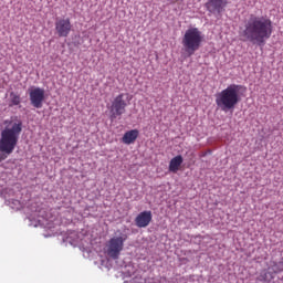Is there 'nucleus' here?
<instances>
[{
    "label": "nucleus",
    "mask_w": 283,
    "mask_h": 283,
    "mask_svg": "<svg viewBox=\"0 0 283 283\" xmlns=\"http://www.w3.org/2000/svg\"><path fill=\"white\" fill-rule=\"evenodd\" d=\"M273 34V22L269 18L250 14L240 28L241 40L256 45H264Z\"/></svg>",
    "instance_id": "nucleus-1"
},
{
    "label": "nucleus",
    "mask_w": 283,
    "mask_h": 283,
    "mask_svg": "<svg viewBox=\"0 0 283 283\" xmlns=\"http://www.w3.org/2000/svg\"><path fill=\"white\" fill-rule=\"evenodd\" d=\"M4 127L0 133V163H3L10 154L17 149L19 138L23 132V123L14 120H4Z\"/></svg>",
    "instance_id": "nucleus-2"
},
{
    "label": "nucleus",
    "mask_w": 283,
    "mask_h": 283,
    "mask_svg": "<svg viewBox=\"0 0 283 283\" xmlns=\"http://www.w3.org/2000/svg\"><path fill=\"white\" fill-rule=\"evenodd\" d=\"M241 92H247V87L240 84H230L216 95V105L221 112H231L242 101Z\"/></svg>",
    "instance_id": "nucleus-3"
},
{
    "label": "nucleus",
    "mask_w": 283,
    "mask_h": 283,
    "mask_svg": "<svg viewBox=\"0 0 283 283\" xmlns=\"http://www.w3.org/2000/svg\"><path fill=\"white\" fill-rule=\"evenodd\" d=\"M202 39V32L198 28H190L185 32L181 44L188 56H193L200 50Z\"/></svg>",
    "instance_id": "nucleus-4"
},
{
    "label": "nucleus",
    "mask_w": 283,
    "mask_h": 283,
    "mask_svg": "<svg viewBox=\"0 0 283 283\" xmlns=\"http://www.w3.org/2000/svg\"><path fill=\"white\" fill-rule=\"evenodd\" d=\"M125 242H127V234L120 233L119 237H113L107 243V255L112 260H118L120 252L125 248Z\"/></svg>",
    "instance_id": "nucleus-5"
},
{
    "label": "nucleus",
    "mask_w": 283,
    "mask_h": 283,
    "mask_svg": "<svg viewBox=\"0 0 283 283\" xmlns=\"http://www.w3.org/2000/svg\"><path fill=\"white\" fill-rule=\"evenodd\" d=\"M127 94L117 95L111 105V118H118V116H123L125 112H127V105H129V99H127Z\"/></svg>",
    "instance_id": "nucleus-6"
},
{
    "label": "nucleus",
    "mask_w": 283,
    "mask_h": 283,
    "mask_svg": "<svg viewBox=\"0 0 283 283\" xmlns=\"http://www.w3.org/2000/svg\"><path fill=\"white\" fill-rule=\"evenodd\" d=\"M30 103L35 109H41L43 107V102L45 101V90L41 87H34L29 90Z\"/></svg>",
    "instance_id": "nucleus-7"
},
{
    "label": "nucleus",
    "mask_w": 283,
    "mask_h": 283,
    "mask_svg": "<svg viewBox=\"0 0 283 283\" xmlns=\"http://www.w3.org/2000/svg\"><path fill=\"white\" fill-rule=\"evenodd\" d=\"M55 31L57 36L67 38L70 32H72V22L70 18L59 19L55 21Z\"/></svg>",
    "instance_id": "nucleus-8"
},
{
    "label": "nucleus",
    "mask_w": 283,
    "mask_h": 283,
    "mask_svg": "<svg viewBox=\"0 0 283 283\" xmlns=\"http://www.w3.org/2000/svg\"><path fill=\"white\" fill-rule=\"evenodd\" d=\"M205 6L211 14H216V12L217 14H222L224 8L229 6V0H208Z\"/></svg>",
    "instance_id": "nucleus-9"
},
{
    "label": "nucleus",
    "mask_w": 283,
    "mask_h": 283,
    "mask_svg": "<svg viewBox=\"0 0 283 283\" xmlns=\"http://www.w3.org/2000/svg\"><path fill=\"white\" fill-rule=\"evenodd\" d=\"M154 216L151 214L150 210H145L143 212H139L137 217L135 218V224L138 227V229H146V227H149L151 224Z\"/></svg>",
    "instance_id": "nucleus-10"
},
{
    "label": "nucleus",
    "mask_w": 283,
    "mask_h": 283,
    "mask_svg": "<svg viewBox=\"0 0 283 283\" xmlns=\"http://www.w3.org/2000/svg\"><path fill=\"white\" fill-rule=\"evenodd\" d=\"M140 132L138 129H132L124 134L122 142L124 145H134L139 136Z\"/></svg>",
    "instance_id": "nucleus-11"
},
{
    "label": "nucleus",
    "mask_w": 283,
    "mask_h": 283,
    "mask_svg": "<svg viewBox=\"0 0 283 283\" xmlns=\"http://www.w3.org/2000/svg\"><path fill=\"white\" fill-rule=\"evenodd\" d=\"M182 163H184V159L180 155L174 157L169 163V171H171L172 174H178Z\"/></svg>",
    "instance_id": "nucleus-12"
},
{
    "label": "nucleus",
    "mask_w": 283,
    "mask_h": 283,
    "mask_svg": "<svg viewBox=\"0 0 283 283\" xmlns=\"http://www.w3.org/2000/svg\"><path fill=\"white\" fill-rule=\"evenodd\" d=\"M17 105H21V95L17 94L14 92H11L9 107H15Z\"/></svg>",
    "instance_id": "nucleus-13"
},
{
    "label": "nucleus",
    "mask_w": 283,
    "mask_h": 283,
    "mask_svg": "<svg viewBox=\"0 0 283 283\" xmlns=\"http://www.w3.org/2000/svg\"><path fill=\"white\" fill-rule=\"evenodd\" d=\"M266 277H268V273H266V271H263V272H261V274L259 275L258 280H259L260 282H266Z\"/></svg>",
    "instance_id": "nucleus-14"
}]
</instances>
